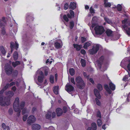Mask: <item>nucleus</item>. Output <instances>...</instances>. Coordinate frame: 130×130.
<instances>
[{"label":"nucleus","instance_id":"49","mask_svg":"<svg viewBox=\"0 0 130 130\" xmlns=\"http://www.w3.org/2000/svg\"><path fill=\"white\" fill-rule=\"evenodd\" d=\"M19 44L16 42H15V44H14V47L15 48L16 50H17V48H18Z\"/></svg>","mask_w":130,"mask_h":130},{"label":"nucleus","instance_id":"20","mask_svg":"<svg viewBox=\"0 0 130 130\" xmlns=\"http://www.w3.org/2000/svg\"><path fill=\"white\" fill-rule=\"evenodd\" d=\"M109 86L110 88L112 90H114L115 89V86L112 82H110L109 84Z\"/></svg>","mask_w":130,"mask_h":130},{"label":"nucleus","instance_id":"33","mask_svg":"<svg viewBox=\"0 0 130 130\" xmlns=\"http://www.w3.org/2000/svg\"><path fill=\"white\" fill-rule=\"evenodd\" d=\"M10 47L11 49V52L12 53L13 51V48H14V43L13 42H11L10 43Z\"/></svg>","mask_w":130,"mask_h":130},{"label":"nucleus","instance_id":"43","mask_svg":"<svg viewBox=\"0 0 130 130\" xmlns=\"http://www.w3.org/2000/svg\"><path fill=\"white\" fill-rule=\"evenodd\" d=\"M63 18L66 22H68L69 21L66 15H64L63 16Z\"/></svg>","mask_w":130,"mask_h":130},{"label":"nucleus","instance_id":"21","mask_svg":"<svg viewBox=\"0 0 130 130\" xmlns=\"http://www.w3.org/2000/svg\"><path fill=\"white\" fill-rule=\"evenodd\" d=\"M20 64V62L19 61H16L15 62H13L12 63V66L15 67L17 66Z\"/></svg>","mask_w":130,"mask_h":130},{"label":"nucleus","instance_id":"63","mask_svg":"<svg viewBox=\"0 0 130 130\" xmlns=\"http://www.w3.org/2000/svg\"><path fill=\"white\" fill-rule=\"evenodd\" d=\"M90 82H91L92 84H93L94 83V81L93 80L92 78H90L89 79Z\"/></svg>","mask_w":130,"mask_h":130},{"label":"nucleus","instance_id":"22","mask_svg":"<svg viewBox=\"0 0 130 130\" xmlns=\"http://www.w3.org/2000/svg\"><path fill=\"white\" fill-rule=\"evenodd\" d=\"M107 35L108 36H111L112 33V31L111 30L107 29L105 32Z\"/></svg>","mask_w":130,"mask_h":130},{"label":"nucleus","instance_id":"46","mask_svg":"<svg viewBox=\"0 0 130 130\" xmlns=\"http://www.w3.org/2000/svg\"><path fill=\"white\" fill-rule=\"evenodd\" d=\"M82 42V43L84 42L87 40L86 38L84 37H81Z\"/></svg>","mask_w":130,"mask_h":130},{"label":"nucleus","instance_id":"3","mask_svg":"<svg viewBox=\"0 0 130 130\" xmlns=\"http://www.w3.org/2000/svg\"><path fill=\"white\" fill-rule=\"evenodd\" d=\"M19 99L17 98L15 99L13 104V106L14 111L18 112L17 115L18 117L19 116L21 112V111L19 108Z\"/></svg>","mask_w":130,"mask_h":130},{"label":"nucleus","instance_id":"28","mask_svg":"<svg viewBox=\"0 0 130 130\" xmlns=\"http://www.w3.org/2000/svg\"><path fill=\"white\" fill-rule=\"evenodd\" d=\"M82 66L83 67H84L86 65L85 60L83 59H81L80 61Z\"/></svg>","mask_w":130,"mask_h":130},{"label":"nucleus","instance_id":"4","mask_svg":"<svg viewBox=\"0 0 130 130\" xmlns=\"http://www.w3.org/2000/svg\"><path fill=\"white\" fill-rule=\"evenodd\" d=\"M95 34L97 35H101L105 31V30L102 26H97L94 28Z\"/></svg>","mask_w":130,"mask_h":130},{"label":"nucleus","instance_id":"29","mask_svg":"<svg viewBox=\"0 0 130 130\" xmlns=\"http://www.w3.org/2000/svg\"><path fill=\"white\" fill-rule=\"evenodd\" d=\"M55 45L56 48H58L61 47V45L60 43L58 42H56L55 43Z\"/></svg>","mask_w":130,"mask_h":130},{"label":"nucleus","instance_id":"25","mask_svg":"<svg viewBox=\"0 0 130 130\" xmlns=\"http://www.w3.org/2000/svg\"><path fill=\"white\" fill-rule=\"evenodd\" d=\"M93 130H96L97 129V126L96 124L95 123H92L91 125V127Z\"/></svg>","mask_w":130,"mask_h":130},{"label":"nucleus","instance_id":"62","mask_svg":"<svg viewBox=\"0 0 130 130\" xmlns=\"http://www.w3.org/2000/svg\"><path fill=\"white\" fill-rule=\"evenodd\" d=\"M56 116V113L55 112H53L52 113V118H54Z\"/></svg>","mask_w":130,"mask_h":130},{"label":"nucleus","instance_id":"18","mask_svg":"<svg viewBox=\"0 0 130 130\" xmlns=\"http://www.w3.org/2000/svg\"><path fill=\"white\" fill-rule=\"evenodd\" d=\"M73 46L75 48H76V50L78 51L80 50L82 47V45L75 44H73Z\"/></svg>","mask_w":130,"mask_h":130},{"label":"nucleus","instance_id":"1","mask_svg":"<svg viewBox=\"0 0 130 130\" xmlns=\"http://www.w3.org/2000/svg\"><path fill=\"white\" fill-rule=\"evenodd\" d=\"M14 94L13 92L11 91L6 92V95L8 98L6 99V97L3 98V97H0V105L3 106L8 105L10 104L9 99Z\"/></svg>","mask_w":130,"mask_h":130},{"label":"nucleus","instance_id":"24","mask_svg":"<svg viewBox=\"0 0 130 130\" xmlns=\"http://www.w3.org/2000/svg\"><path fill=\"white\" fill-rule=\"evenodd\" d=\"M51 114L52 113L51 112L48 111L45 116L46 119H50L52 116Z\"/></svg>","mask_w":130,"mask_h":130},{"label":"nucleus","instance_id":"64","mask_svg":"<svg viewBox=\"0 0 130 130\" xmlns=\"http://www.w3.org/2000/svg\"><path fill=\"white\" fill-rule=\"evenodd\" d=\"M83 74L84 76L85 77H88L87 76V74L86 73L84 72L83 73Z\"/></svg>","mask_w":130,"mask_h":130},{"label":"nucleus","instance_id":"40","mask_svg":"<svg viewBox=\"0 0 130 130\" xmlns=\"http://www.w3.org/2000/svg\"><path fill=\"white\" fill-rule=\"evenodd\" d=\"M54 76L52 75H51L50 77V81L51 83L52 84L54 82Z\"/></svg>","mask_w":130,"mask_h":130},{"label":"nucleus","instance_id":"37","mask_svg":"<svg viewBox=\"0 0 130 130\" xmlns=\"http://www.w3.org/2000/svg\"><path fill=\"white\" fill-rule=\"evenodd\" d=\"M25 103L24 102H22L20 103V108L21 109H22L24 107Z\"/></svg>","mask_w":130,"mask_h":130},{"label":"nucleus","instance_id":"5","mask_svg":"<svg viewBox=\"0 0 130 130\" xmlns=\"http://www.w3.org/2000/svg\"><path fill=\"white\" fill-rule=\"evenodd\" d=\"M6 73L8 75H9L12 73L13 70L12 67L9 64H7L5 66Z\"/></svg>","mask_w":130,"mask_h":130},{"label":"nucleus","instance_id":"56","mask_svg":"<svg viewBox=\"0 0 130 130\" xmlns=\"http://www.w3.org/2000/svg\"><path fill=\"white\" fill-rule=\"evenodd\" d=\"M26 111V108H24L23 109L22 113L23 115L25 113Z\"/></svg>","mask_w":130,"mask_h":130},{"label":"nucleus","instance_id":"7","mask_svg":"<svg viewBox=\"0 0 130 130\" xmlns=\"http://www.w3.org/2000/svg\"><path fill=\"white\" fill-rule=\"evenodd\" d=\"M74 87L68 83L65 86V90L70 93H71L74 91Z\"/></svg>","mask_w":130,"mask_h":130},{"label":"nucleus","instance_id":"45","mask_svg":"<svg viewBox=\"0 0 130 130\" xmlns=\"http://www.w3.org/2000/svg\"><path fill=\"white\" fill-rule=\"evenodd\" d=\"M96 116H97V117H99L100 118H101V112L99 110L97 112V114H96Z\"/></svg>","mask_w":130,"mask_h":130},{"label":"nucleus","instance_id":"9","mask_svg":"<svg viewBox=\"0 0 130 130\" xmlns=\"http://www.w3.org/2000/svg\"><path fill=\"white\" fill-rule=\"evenodd\" d=\"M104 57L103 56H101L97 61L98 66L100 68H101V66L103 62Z\"/></svg>","mask_w":130,"mask_h":130},{"label":"nucleus","instance_id":"36","mask_svg":"<svg viewBox=\"0 0 130 130\" xmlns=\"http://www.w3.org/2000/svg\"><path fill=\"white\" fill-rule=\"evenodd\" d=\"M97 87L98 89L100 91H101L102 90V87L101 84H98Z\"/></svg>","mask_w":130,"mask_h":130},{"label":"nucleus","instance_id":"59","mask_svg":"<svg viewBox=\"0 0 130 130\" xmlns=\"http://www.w3.org/2000/svg\"><path fill=\"white\" fill-rule=\"evenodd\" d=\"M36 108L35 107H33L32 108V113H34V112L36 111Z\"/></svg>","mask_w":130,"mask_h":130},{"label":"nucleus","instance_id":"26","mask_svg":"<svg viewBox=\"0 0 130 130\" xmlns=\"http://www.w3.org/2000/svg\"><path fill=\"white\" fill-rule=\"evenodd\" d=\"M13 57L15 60H16L18 58V54L17 52L15 51L14 53Z\"/></svg>","mask_w":130,"mask_h":130},{"label":"nucleus","instance_id":"42","mask_svg":"<svg viewBox=\"0 0 130 130\" xmlns=\"http://www.w3.org/2000/svg\"><path fill=\"white\" fill-rule=\"evenodd\" d=\"M104 4L105 7H110L111 5V4L110 3H106L105 2L104 3Z\"/></svg>","mask_w":130,"mask_h":130},{"label":"nucleus","instance_id":"47","mask_svg":"<svg viewBox=\"0 0 130 130\" xmlns=\"http://www.w3.org/2000/svg\"><path fill=\"white\" fill-rule=\"evenodd\" d=\"M95 101L97 104L98 105H101V103L99 101L97 98L95 99Z\"/></svg>","mask_w":130,"mask_h":130},{"label":"nucleus","instance_id":"16","mask_svg":"<svg viewBox=\"0 0 130 130\" xmlns=\"http://www.w3.org/2000/svg\"><path fill=\"white\" fill-rule=\"evenodd\" d=\"M70 14L68 13L67 14V16L69 18H73L74 17V13L73 11L71 10L70 11Z\"/></svg>","mask_w":130,"mask_h":130},{"label":"nucleus","instance_id":"17","mask_svg":"<svg viewBox=\"0 0 130 130\" xmlns=\"http://www.w3.org/2000/svg\"><path fill=\"white\" fill-rule=\"evenodd\" d=\"M105 89L109 94H111L112 93L111 91L109 89L107 85L105 84L104 85Z\"/></svg>","mask_w":130,"mask_h":130},{"label":"nucleus","instance_id":"38","mask_svg":"<svg viewBox=\"0 0 130 130\" xmlns=\"http://www.w3.org/2000/svg\"><path fill=\"white\" fill-rule=\"evenodd\" d=\"M117 8L118 11H121L122 9V6L121 5L118 4L117 5Z\"/></svg>","mask_w":130,"mask_h":130},{"label":"nucleus","instance_id":"11","mask_svg":"<svg viewBox=\"0 0 130 130\" xmlns=\"http://www.w3.org/2000/svg\"><path fill=\"white\" fill-rule=\"evenodd\" d=\"M6 20L4 17H3L0 19V28L4 27L6 25Z\"/></svg>","mask_w":130,"mask_h":130},{"label":"nucleus","instance_id":"39","mask_svg":"<svg viewBox=\"0 0 130 130\" xmlns=\"http://www.w3.org/2000/svg\"><path fill=\"white\" fill-rule=\"evenodd\" d=\"M74 24L73 21H71L70 23V29H72L74 26Z\"/></svg>","mask_w":130,"mask_h":130},{"label":"nucleus","instance_id":"10","mask_svg":"<svg viewBox=\"0 0 130 130\" xmlns=\"http://www.w3.org/2000/svg\"><path fill=\"white\" fill-rule=\"evenodd\" d=\"M35 121V117L34 116L31 115L29 117L27 120V123L28 124H30L34 122Z\"/></svg>","mask_w":130,"mask_h":130},{"label":"nucleus","instance_id":"58","mask_svg":"<svg viewBox=\"0 0 130 130\" xmlns=\"http://www.w3.org/2000/svg\"><path fill=\"white\" fill-rule=\"evenodd\" d=\"M127 68L128 70L130 71V60L129 61V63L127 66Z\"/></svg>","mask_w":130,"mask_h":130},{"label":"nucleus","instance_id":"27","mask_svg":"<svg viewBox=\"0 0 130 130\" xmlns=\"http://www.w3.org/2000/svg\"><path fill=\"white\" fill-rule=\"evenodd\" d=\"M2 127L4 129H7V130H10L9 127L8 126H6L4 123H3L2 125Z\"/></svg>","mask_w":130,"mask_h":130},{"label":"nucleus","instance_id":"61","mask_svg":"<svg viewBox=\"0 0 130 130\" xmlns=\"http://www.w3.org/2000/svg\"><path fill=\"white\" fill-rule=\"evenodd\" d=\"M15 83L13 82H11L9 84V86L10 87H11V86L15 85Z\"/></svg>","mask_w":130,"mask_h":130},{"label":"nucleus","instance_id":"54","mask_svg":"<svg viewBox=\"0 0 130 130\" xmlns=\"http://www.w3.org/2000/svg\"><path fill=\"white\" fill-rule=\"evenodd\" d=\"M128 80V76L127 75L125 76L123 79V81H124L126 80Z\"/></svg>","mask_w":130,"mask_h":130},{"label":"nucleus","instance_id":"48","mask_svg":"<svg viewBox=\"0 0 130 130\" xmlns=\"http://www.w3.org/2000/svg\"><path fill=\"white\" fill-rule=\"evenodd\" d=\"M63 112L64 113H66L67 111V108L66 107L64 106L63 107Z\"/></svg>","mask_w":130,"mask_h":130},{"label":"nucleus","instance_id":"23","mask_svg":"<svg viewBox=\"0 0 130 130\" xmlns=\"http://www.w3.org/2000/svg\"><path fill=\"white\" fill-rule=\"evenodd\" d=\"M0 52H1L3 55H4L5 54L6 52L3 46H0Z\"/></svg>","mask_w":130,"mask_h":130},{"label":"nucleus","instance_id":"44","mask_svg":"<svg viewBox=\"0 0 130 130\" xmlns=\"http://www.w3.org/2000/svg\"><path fill=\"white\" fill-rule=\"evenodd\" d=\"M13 111L12 108H10L8 111V113L10 115H12L13 113Z\"/></svg>","mask_w":130,"mask_h":130},{"label":"nucleus","instance_id":"32","mask_svg":"<svg viewBox=\"0 0 130 130\" xmlns=\"http://www.w3.org/2000/svg\"><path fill=\"white\" fill-rule=\"evenodd\" d=\"M69 73L70 75H73L74 74V70L73 68H71L69 69Z\"/></svg>","mask_w":130,"mask_h":130},{"label":"nucleus","instance_id":"2","mask_svg":"<svg viewBox=\"0 0 130 130\" xmlns=\"http://www.w3.org/2000/svg\"><path fill=\"white\" fill-rule=\"evenodd\" d=\"M75 81L77 87L80 89H82L84 88L85 83L82 78L80 76H77Z\"/></svg>","mask_w":130,"mask_h":130},{"label":"nucleus","instance_id":"57","mask_svg":"<svg viewBox=\"0 0 130 130\" xmlns=\"http://www.w3.org/2000/svg\"><path fill=\"white\" fill-rule=\"evenodd\" d=\"M80 53L83 54H84L86 53V52L84 50L82 49L80 51Z\"/></svg>","mask_w":130,"mask_h":130},{"label":"nucleus","instance_id":"15","mask_svg":"<svg viewBox=\"0 0 130 130\" xmlns=\"http://www.w3.org/2000/svg\"><path fill=\"white\" fill-rule=\"evenodd\" d=\"M69 7L70 9H74L76 7V3L74 2H71L69 5Z\"/></svg>","mask_w":130,"mask_h":130},{"label":"nucleus","instance_id":"60","mask_svg":"<svg viewBox=\"0 0 130 130\" xmlns=\"http://www.w3.org/2000/svg\"><path fill=\"white\" fill-rule=\"evenodd\" d=\"M48 70L47 69L45 70V74L46 76H47L48 74Z\"/></svg>","mask_w":130,"mask_h":130},{"label":"nucleus","instance_id":"50","mask_svg":"<svg viewBox=\"0 0 130 130\" xmlns=\"http://www.w3.org/2000/svg\"><path fill=\"white\" fill-rule=\"evenodd\" d=\"M71 82L73 83L74 85H75L76 84V83L75 82L74 78H71Z\"/></svg>","mask_w":130,"mask_h":130},{"label":"nucleus","instance_id":"19","mask_svg":"<svg viewBox=\"0 0 130 130\" xmlns=\"http://www.w3.org/2000/svg\"><path fill=\"white\" fill-rule=\"evenodd\" d=\"M58 86H55L53 88V92L54 93H55L56 94H58Z\"/></svg>","mask_w":130,"mask_h":130},{"label":"nucleus","instance_id":"14","mask_svg":"<svg viewBox=\"0 0 130 130\" xmlns=\"http://www.w3.org/2000/svg\"><path fill=\"white\" fill-rule=\"evenodd\" d=\"M56 111L57 116H58L61 115L63 113L62 109L60 108H57L56 110Z\"/></svg>","mask_w":130,"mask_h":130},{"label":"nucleus","instance_id":"53","mask_svg":"<svg viewBox=\"0 0 130 130\" xmlns=\"http://www.w3.org/2000/svg\"><path fill=\"white\" fill-rule=\"evenodd\" d=\"M69 7L68 4L67 3H66L64 5V9L65 10L68 9Z\"/></svg>","mask_w":130,"mask_h":130},{"label":"nucleus","instance_id":"35","mask_svg":"<svg viewBox=\"0 0 130 130\" xmlns=\"http://www.w3.org/2000/svg\"><path fill=\"white\" fill-rule=\"evenodd\" d=\"M2 34L3 35H4L6 33L5 29L4 27H3L2 28V29L1 30Z\"/></svg>","mask_w":130,"mask_h":130},{"label":"nucleus","instance_id":"41","mask_svg":"<svg viewBox=\"0 0 130 130\" xmlns=\"http://www.w3.org/2000/svg\"><path fill=\"white\" fill-rule=\"evenodd\" d=\"M18 71L17 70H14L13 72V75L14 76H16L18 74Z\"/></svg>","mask_w":130,"mask_h":130},{"label":"nucleus","instance_id":"13","mask_svg":"<svg viewBox=\"0 0 130 130\" xmlns=\"http://www.w3.org/2000/svg\"><path fill=\"white\" fill-rule=\"evenodd\" d=\"M94 94L96 97L99 99H100L101 97L99 92L96 89H94Z\"/></svg>","mask_w":130,"mask_h":130},{"label":"nucleus","instance_id":"30","mask_svg":"<svg viewBox=\"0 0 130 130\" xmlns=\"http://www.w3.org/2000/svg\"><path fill=\"white\" fill-rule=\"evenodd\" d=\"M104 19L106 22L109 24H111L112 23L111 21L107 17H104Z\"/></svg>","mask_w":130,"mask_h":130},{"label":"nucleus","instance_id":"55","mask_svg":"<svg viewBox=\"0 0 130 130\" xmlns=\"http://www.w3.org/2000/svg\"><path fill=\"white\" fill-rule=\"evenodd\" d=\"M90 10L91 13H94V10L92 7H90Z\"/></svg>","mask_w":130,"mask_h":130},{"label":"nucleus","instance_id":"31","mask_svg":"<svg viewBox=\"0 0 130 130\" xmlns=\"http://www.w3.org/2000/svg\"><path fill=\"white\" fill-rule=\"evenodd\" d=\"M90 45V44L88 42H86L84 44L83 46V48L85 49H87L88 47Z\"/></svg>","mask_w":130,"mask_h":130},{"label":"nucleus","instance_id":"51","mask_svg":"<svg viewBox=\"0 0 130 130\" xmlns=\"http://www.w3.org/2000/svg\"><path fill=\"white\" fill-rule=\"evenodd\" d=\"M9 86V84H7L4 87L3 89L5 91L7 89Z\"/></svg>","mask_w":130,"mask_h":130},{"label":"nucleus","instance_id":"12","mask_svg":"<svg viewBox=\"0 0 130 130\" xmlns=\"http://www.w3.org/2000/svg\"><path fill=\"white\" fill-rule=\"evenodd\" d=\"M32 130H39L40 128V126L37 124H34L32 125Z\"/></svg>","mask_w":130,"mask_h":130},{"label":"nucleus","instance_id":"8","mask_svg":"<svg viewBox=\"0 0 130 130\" xmlns=\"http://www.w3.org/2000/svg\"><path fill=\"white\" fill-rule=\"evenodd\" d=\"M40 75L38 76V82H36V83L38 85L40 86L41 85V83L43 81L44 76L43 73L42 71L41 72Z\"/></svg>","mask_w":130,"mask_h":130},{"label":"nucleus","instance_id":"6","mask_svg":"<svg viewBox=\"0 0 130 130\" xmlns=\"http://www.w3.org/2000/svg\"><path fill=\"white\" fill-rule=\"evenodd\" d=\"M99 48V44L94 45L92 48L89 50V52L90 54L93 55L97 52Z\"/></svg>","mask_w":130,"mask_h":130},{"label":"nucleus","instance_id":"34","mask_svg":"<svg viewBox=\"0 0 130 130\" xmlns=\"http://www.w3.org/2000/svg\"><path fill=\"white\" fill-rule=\"evenodd\" d=\"M97 124L99 126H101L102 124V121L100 119H98L97 120Z\"/></svg>","mask_w":130,"mask_h":130},{"label":"nucleus","instance_id":"52","mask_svg":"<svg viewBox=\"0 0 130 130\" xmlns=\"http://www.w3.org/2000/svg\"><path fill=\"white\" fill-rule=\"evenodd\" d=\"M28 116L27 115H24L23 117V120L24 121H25L27 119Z\"/></svg>","mask_w":130,"mask_h":130}]
</instances>
